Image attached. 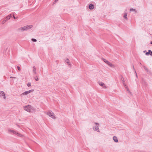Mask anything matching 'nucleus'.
<instances>
[{
  "label": "nucleus",
  "instance_id": "obj_1",
  "mask_svg": "<svg viewBox=\"0 0 152 152\" xmlns=\"http://www.w3.org/2000/svg\"><path fill=\"white\" fill-rule=\"evenodd\" d=\"M24 110L29 113H33L35 111V109L30 105L25 106L23 107Z\"/></svg>",
  "mask_w": 152,
  "mask_h": 152
},
{
  "label": "nucleus",
  "instance_id": "obj_2",
  "mask_svg": "<svg viewBox=\"0 0 152 152\" xmlns=\"http://www.w3.org/2000/svg\"><path fill=\"white\" fill-rule=\"evenodd\" d=\"M46 114L50 117H51L55 119L56 118L54 114L52 112H49L46 113Z\"/></svg>",
  "mask_w": 152,
  "mask_h": 152
},
{
  "label": "nucleus",
  "instance_id": "obj_3",
  "mask_svg": "<svg viewBox=\"0 0 152 152\" xmlns=\"http://www.w3.org/2000/svg\"><path fill=\"white\" fill-rule=\"evenodd\" d=\"M8 131L10 132H12L14 134H15L17 136H19L20 137H22L23 135L22 134L13 130H9Z\"/></svg>",
  "mask_w": 152,
  "mask_h": 152
},
{
  "label": "nucleus",
  "instance_id": "obj_4",
  "mask_svg": "<svg viewBox=\"0 0 152 152\" xmlns=\"http://www.w3.org/2000/svg\"><path fill=\"white\" fill-rule=\"evenodd\" d=\"M34 91V90H30L26 91L25 92H24L21 95H27L29 93L32 92Z\"/></svg>",
  "mask_w": 152,
  "mask_h": 152
},
{
  "label": "nucleus",
  "instance_id": "obj_5",
  "mask_svg": "<svg viewBox=\"0 0 152 152\" xmlns=\"http://www.w3.org/2000/svg\"><path fill=\"white\" fill-rule=\"evenodd\" d=\"M26 30L25 26L23 27H20L18 29V30L19 31H23Z\"/></svg>",
  "mask_w": 152,
  "mask_h": 152
},
{
  "label": "nucleus",
  "instance_id": "obj_6",
  "mask_svg": "<svg viewBox=\"0 0 152 152\" xmlns=\"http://www.w3.org/2000/svg\"><path fill=\"white\" fill-rule=\"evenodd\" d=\"M145 55L148 56L150 55L151 56H152V51L150 50H148V52L145 53Z\"/></svg>",
  "mask_w": 152,
  "mask_h": 152
},
{
  "label": "nucleus",
  "instance_id": "obj_7",
  "mask_svg": "<svg viewBox=\"0 0 152 152\" xmlns=\"http://www.w3.org/2000/svg\"><path fill=\"white\" fill-rule=\"evenodd\" d=\"M0 96H3V98L4 99H5V96L4 93L2 91H0Z\"/></svg>",
  "mask_w": 152,
  "mask_h": 152
},
{
  "label": "nucleus",
  "instance_id": "obj_8",
  "mask_svg": "<svg viewBox=\"0 0 152 152\" xmlns=\"http://www.w3.org/2000/svg\"><path fill=\"white\" fill-rule=\"evenodd\" d=\"M95 124L96 125L95 127H94V129H95L97 131L99 132L98 128L99 124L97 123H95Z\"/></svg>",
  "mask_w": 152,
  "mask_h": 152
},
{
  "label": "nucleus",
  "instance_id": "obj_9",
  "mask_svg": "<svg viewBox=\"0 0 152 152\" xmlns=\"http://www.w3.org/2000/svg\"><path fill=\"white\" fill-rule=\"evenodd\" d=\"M99 85L102 86L103 88H106V86H105V84H104V83H103L102 82H99Z\"/></svg>",
  "mask_w": 152,
  "mask_h": 152
},
{
  "label": "nucleus",
  "instance_id": "obj_10",
  "mask_svg": "<svg viewBox=\"0 0 152 152\" xmlns=\"http://www.w3.org/2000/svg\"><path fill=\"white\" fill-rule=\"evenodd\" d=\"M26 30H28L31 28L33 27V26L31 25H27L25 26Z\"/></svg>",
  "mask_w": 152,
  "mask_h": 152
},
{
  "label": "nucleus",
  "instance_id": "obj_11",
  "mask_svg": "<svg viewBox=\"0 0 152 152\" xmlns=\"http://www.w3.org/2000/svg\"><path fill=\"white\" fill-rule=\"evenodd\" d=\"M113 140L115 142H118V141L117 138L115 136H114L113 137Z\"/></svg>",
  "mask_w": 152,
  "mask_h": 152
},
{
  "label": "nucleus",
  "instance_id": "obj_12",
  "mask_svg": "<svg viewBox=\"0 0 152 152\" xmlns=\"http://www.w3.org/2000/svg\"><path fill=\"white\" fill-rule=\"evenodd\" d=\"M94 8V5L92 4H90L89 6V8L90 9H93Z\"/></svg>",
  "mask_w": 152,
  "mask_h": 152
},
{
  "label": "nucleus",
  "instance_id": "obj_13",
  "mask_svg": "<svg viewBox=\"0 0 152 152\" xmlns=\"http://www.w3.org/2000/svg\"><path fill=\"white\" fill-rule=\"evenodd\" d=\"M124 17L126 19H127V14L126 13H125L124 14Z\"/></svg>",
  "mask_w": 152,
  "mask_h": 152
},
{
  "label": "nucleus",
  "instance_id": "obj_14",
  "mask_svg": "<svg viewBox=\"0 0 152 152\" xmlns=\"http://www.w3.org/2000/svg\"><path fill=\"white\" fill-rule=\"evenodd\" d=\"M11 15H8L6 18V19L7 20H8V19H10V17H11Z\"/></svg>",
  "mask_w": 152,
  "mask_h": 152
},
{
  "label": "nucleus",
  "instance_id": "obj_15",
  "mask_svg": "<svg viewBox=\"0 0 152 152\" xmlns=\"http://www.w3.org/2000/svg\"><path fill=\"white\" fill-rule=\"evenodd\" d=\"M7 20L5 19L4 20H3V21L2 22V24H4Z\"/></svg>",
  "mask_w": 152,
  "mask_h": 152
},
{
  "label": "nucleus",
  "instance_id": "obj_16",
  "mask_svg": "<svg viewBox=\"0 0 152 152\" xmlns=\"http://www.w3.org/2000/svg\"><path fill=\"white\" fill-rule=\"evenodd\" d=\"M104 61L107 64L109 65L110 62L107 61L105 60Z\"/></svg>",
  "mask_w": 152,
  "mask_h": 152
},
{
  "label": "nucleus",
  "instance_id": "obj_17",
  "mask_svg": "<svg viewBox=\"0 0 152 152\" xmlns=\"http://www.w3.org/2000/svg\"><path fill=\"white\" fill-rule=\"evenodd\" d=\"M109 65L111 67H114V65L113 64H111L110 63H109Z\"/></svg>",
  "mask_w": 152,
  "mask_h": 152
},
{
  "label": "nucleus",
  "instance_id": "obj_18",
  "mask_svg": "<svg viewBox=\"0 0 152 152\" xmlns=\"http://www.w3.org/2000/svg\"><path fill=\"white\" fill-rule=\"evenodd\" d=\"M36 69L35 68H34V67L33 68V72H34V73H36Z\"/></svg>",
  "mask_w": 152,
  "mask_h": 152
},
{
  "label": "nucleus",
  "instance_id": "obj_19",
  "mask_svg": "<svg viewBox=\"0 0 152 152\" xmlns=\"http://www.w3.org/2000/svg\"><path fill=\"white\" fill-rule=\"evenodd\" d=\"M32 40L33 41V42H36L37 41V40L35 39H32Z\"/></svg>",
  "mask_w": 152,
  "mask_h": 152
},
{
  "label": "nucleus",
  "instance_id": "obj_20",
  "mask_svg": "<svg viewBox=\"0 0 152 152\" xmlns=\"http://www.w3.org/2000/svg\"><path fill=\"white\" fill-rule=\"evenodd\" d=\"M27 85L28 87L30 86H31V83H28Z\"/></svg>",
  "mask_w": 152,
  "mask_h": 152
},
{
  "label": "nucleus",
  "instance_id": "obj_21",
  "mask_svg": "<svg viewBox=\"0 0 152 152\" xmlns=\"http://www.w3.org/2000/svg\"><path fill=\"white\" fill-rule=\"evenodd\" d=\"M135 10L133 9H130V11H135Z\"/></svg>",
  "mask_w": 152,
  "mask_h": 152
},
{
  "label": "nucleus",
  "instance_id": "obj_22",
  "mask_svg": "<svg viewBox=\"0 0 152 152\" xmlns=\"http://www.w3.org/2000/svg\"><path fill=\"white\" fill-rule=\"evenodd\" d=\"M17 68L18 70H20V68L19 66H18Z\"/></svg>",
  "mask_w": 152,
  "mask_h": 152
},
{
  "label": "nucleus",
  "instance_id": "obj_23",
  "mask_svg": "<svg viewBox=\"0 0 152 152\" xmlns=\"http://www.w3.org/2000/svg\"><path fill=\"white\" fill-rule=\"evenodd\" d=\"M69 60H68V59H67L66 60V62H67V63H69Z\"/></svg>",
  "mask_w": 152,
  "mask_h": 152
},
{
  "label": "nucleus",
  "instance_id": "obj_24",
  "mask_svg": "<svg viewBox=\"0 0 152 152\" xmlns=\"http://www.w3.org/2000/svg\"><path fill=\"white\" fill-rule=\"evenodd\" d=\"M13 18H14V19H15V17L14 15H13Z\"/></svg>",
  "mask_w": 152,
  "mask_h": 152
},
{
  "label": "nucleus",
  "instance_id": "obj_25",
  "mask_svg": "<svg viewBox=\"0 0 152 152\" xmlns=\"http://www.w3.org/2000/svg\"><path fill=\"white\" fill-rule=\"evenodd\" d=\"M38 80V78H37V79H36V80L37 81Z\"/></svg>",
  "mask_w": 152,
  "mask_h": 152
},
{
  "label": "nucleus",
  "instance_id": "obj_26",
  "mask_svg": "<svg viewBox=\"0 0 152 152\" xmlns=\"http://www.w3.org/2000/svg\"><path fill=\"white\" fill-rule=\"evenodd\" d=\"M143 52L145 53L146 52V50L144 51H143Z\"/></svg>",
  "mask_w": 152,
  "mask_h": 152
},
{
  "label": "nucleus",
  "instance_id": "obj_27",
  "mask_svg": "<svg viewBox=\"0 0 152 152\" xmlns=\"http://www.w3.org/2000/svg\"><path fill=\"white\" fill-rule=\"evenodd\" d=\"M151 44H152V41L151 42Z\"/></svg>",
  "mask_w": 152,
  "mask_h": 152
}]
</instances>
